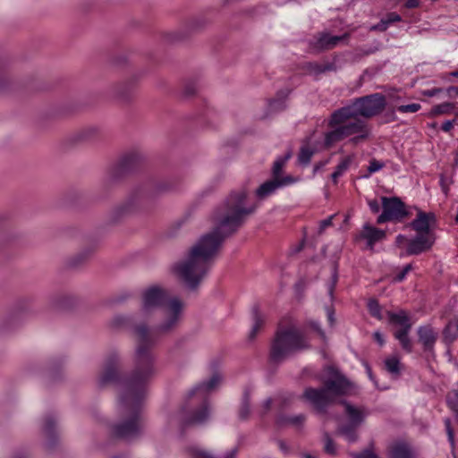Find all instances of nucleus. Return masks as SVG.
Masks as SVG:
<instances>
[{
    "instance_id": "1",
    "label": "nucleus",
    "mask_w": 458,
    "mask_h": 458,
    "mask_svg": "<svg viewBox=\"0 0 458 458\" xmlns=\"http://www.w3.org/2000/svg\"><path fill=\"white\" fill-rule=\"evenodd\" d=\"M162 310L163 319L153 331L145 324L134 328L137 347L133 358L134 369L129 378H120V361L116 354L109 356L105 361L100 384L117 383L120 386L118 409L123 418L112 429L116 437L131 439L140 433V411L146 385L156 371L155 358L150 350L155 343V334H168L177 328L182 321L183 303L180 299L171 298Z\"/></svg>"
},
{
    "instance_id": "2",
    "label": "nucleus",
    "mask_w": 458,
    "mask_h": 458,
    "mask_svg": "<svg viewBox=\"0 0 458 458\" xmlns=\"http://www.w3.org/2000/svg\"><path fill=\"white\" fill-rule=\"evenodd\" d=\"M256 208V204L248 203L245 191L232 192L214 214L215 228L200 236L186 257L174 265L175 276L195 288L209 271L225 238L237 231Z\"/></svg>"
},
{
    "instance_id": "3",
    "label": "nucleus",
    "mask_w": 458,
    "mask_h": 458,
    "mask_svg": "<svg viewBox=\"0 0 458 458\" xmlns=\"http://www.w3.org/2000/svg\"><path fill=\"white\" fill-rule=\"evenodd\" d=\"M222 379L219 373H215L208 380L191 388L187 394L182 409L167 417L168 427L178 426L181 428L183 425L201 424L206 421L209 417L208 396L220 386Z\"/></svg>"
},
{
    "instance_id": "4",
    "label": "nucleus",
    "mask_w": 458,
    "mask_h": 458,
    "mask_svg": "<svg viewBox=\"0 0 458 458\" xmlns=\"http://www.w3.org/2000/svg\"><path fill=\"white\" fill-rule=\"evenodd\" d=\"M327 372L328 377L324 380L323 387H309L303 393V397L319 412L324 411L336 398L349 394L353 389L352 384L333 368H327Z\"/></svg>"
},
{
    "instance_id": "5",
    "label": "nucleus",
    "mask_w": 458,
    "mask_h": 458,
    "mask_svg": "<svg viewBox=\"0 0 458 458\" xmlns=\"http://www.w3.org/2000/svg\"><path fill=\"white\" fill-rule=\"evenodd\" d=\"M309 347V342L300 328L290 322L287 325L281 324L277 329L275 340L271 347V359L281 361L293 352Z\"/></svg>"
},
{
    "instance_id": "6",
    "label": "nucleus",
    "mask_w": 458,
    "mask_h": 458,
    "mask_svg": "<svg viewBox=\"0 0 458 458\" xmlns=\"http://www.w3.org/2000/svg\"><path fill=\"white\" fill-rule=\"evenodd\" d=\"M386 106V98L380 93H375L355 99L351 105L333 113V122L342 123L346 118L358 116L371 117L378 114Z\"/></svg>"
},
{
    "instance_id": "7",
    "label": "nucleus",
    "mask_w": 458,
    "mask_h": 458,
    "mask_svg": "<svg viewBox=\"0 0 458 458\" xmlns=\"http://www.w3.org/2000/svg\"><path fill=\"white\" fill-rule=\"evenodd\" d=\"M329 125L334 129L325 136V144L327 147L348 137H351V143L357 145L365 140L370 133L367 123L355 118H346L344 122L334 123L332 114Z\"/></svg>"
},
{
    "instance_id": "8",
    "label": "nucleus",
    "mask_w": 458,
    "mask_h": 458,
    "mask_svg": "<svg viewBox=\"0 0 458 458\" xmlns=\"http://www.w3.org/2000/svg\"><path fill=\"white\" fill-rule=\"evenodd\" d=\"M343 405L347 423L341 425L338 430L349 443H353L358 438L356 428L365 421L369 411L364 406H356L347 402H344Z\"/></svg>"
},
{
    "instance_id": "9",
    "label": "nucleus",
    "mask_w": 458,
    "mask_h": 458,
    "mask_svg": "<svg viewBox=\"0 0 458 458\" xmlns=\"http://www.w3.org/2000/svg\"><path fill=\"white\" fill-rule=\"evenodd\" d=\"M171 300L168 291L159 285H150L141 292L140 312L144 316L163 309Z\"/></svg>"
},
{
    "instance_id": "10",
    "label": "nucleus",
    "mask_w": 458,
    "mask_h": 458,
    "mask_svg": "<svg viewBox=\"0 0 458 458\" xmlns=\"http://www.w3.org/2000/svg\"><path fill=\"white\" fill-rule=\"evenodd\" d=\"M381 206L383 211L377 219V224L401 222L409 215L405 204L397 197H382Z\"/></svg>"
},
{
    "instance_id": "11",
    "label": "nucleus",
    "mask_w": 458,
    "mask_h": 458,
    "mask_svg": "<svg viewBox=\"0 0 458 458\" xmlns=\"http://www.w3.org/2000/svg\"><path fill=\"white\" fill-rule=\"evenodd\" d=\"M298 182V178L292 175L283 176L282 180L272 179L262 183L256 190V196L259 199H265L266 198L274 194L278 189L292 185Z\"/></svg>"
},
{
    "instance_id": "12",
    "label": "nucleus",
    "mask_w": 458,
    "mask_h": 458,
    "mask_svg": "<svg viewBox=\"0 0 458 458\" xmlns=\"http://www.w3.org/2000/svg\"><path fill=\"white\" fill-rule=\"evenodd\" d=\"M433 233H418V235L410 240L407 246V254L417 255L431 248L434 243Z\"/></svg>"
},
{
    "instance_id": "13",
    "label": "nucleus",
    "mask_w": 458,
    "mask_h": 458,
    "mask_svg": "<svg viewBox=\"0 0 458 458\" xmlns=\"http://www.w3.org/2000/svg\"><path fill=\"white\" fill-rule=\"evenodd\" d=\"M435 222L433 213H425L420 211L417 217L411 222V225L418 233H431L430 226Z\"/></svg>"
},
{
    "instance_id": "14",
    "label": "nucleus",
    "mask_w": 458,
    "mask_h": 458,
    "mask_svg": "<svg viewBox=\"0 0 458 458\" xmlns=\"http://www.w3.org/2000/svg\"><path fill=\"white\" fill-rule=\"evenodd\" d=\"M386 236L385 231L371 226L369 224L363 225L360 237L367 241V246L373 250L376 242L383 240Z\"/></svg>"
},
{
    "instance_id": "15",
    "label": "nucleus",
    "mask_w": 458,
    "mask_h": 458,
    "mask_svg": "<svg viewBox=\"0 0 458 458\" xmlns=\"http://www.w3.org/2000/svg\"><path fill=\"white\" fill-rule=\"evenodd\" d=\"M347 37V34H344L342 36H333L329 33H321L317 38L316 46L321 49H330L346 39Z\"/></svg>"
},
{
    "instance_id": "16",
    "label": "nucleus",
    "mask_w": 458,
    "mask_h": 458,
    "mask_svg": "<svg viewBox=\"0 0 458 458\" xmlns=\"http://www.w3.org/2000/svg\"><path fill=\"white\" fill-rule=\"evenodd\" d=\"M418 335L424 349L430 350L436 343L437 334L430 326H422L418 328Z\"/></svg>"
},
{
    "instance_id": "17",
    "label": "nucleus",
    "mask_w": 458,
    "mask_h": 458,
    "mask_svg": "<svg viewBox=\"0 0 458 458\" xmlns=\"http://www.w3.org/2000/svg\"><path fill=\"white\" fill-rule=\"evenodd\" d=\"M388 318L390 323L400 327L397 331H410L412 323L411 322L410 317L404 310H399L397 312H389Z\"/></svg>"
},
{
    "instance_id": "18",
    "label": "nucleus",
    "mask_w": 458,
    "mask_h": 458,
    "mask_svg": "<svg viewBox=\"0 0 458 458\" xmlns=\"http://www.w3.org/2000/svg\"><path fill=\"white\" fill-rule=\"evenodd\" d=\"M150 198V192L147 191H139L133 192L126 200V203L124 204V208L126 210H130L143 202H145L148 199Z\"/></svg>"
},
{
    "instance_id": "19",
    "label": "nucleus",
    "mask_w": 458,
    "mask_h": 458,
    "mask_svg": "<svg viewBox=\"0 0 458 458\" xmlns=\"http://www.w3.org/2000/svg\"><path fill=\"white\" fill-rule=\"evenodd\" d=\"M390 458H414V455L407 445L395 444L390 449Z\"/></svg>"
},
{
    "instance_id": "20",
    "label": "nucleus",
    "mask_w": 458,
    "mask_h": 458,
    "mask_svg": "<svg viewBox=\"0 0 458 458\" xmlns=\"http://www.w3.org/2000/svg\"><path fill=\"white\" fill-rule=\"evenodd\" d=\"M401 16L395 13H390L380 22L371 27V30L385 31L392 23L400 21Z\"/></svg>"
},
{
    "instance_id": "21",
    "label": "nucleus",
    "mask_w": 458,
    "mask_h": 458,
    "mask_svg": "<svg viewBox=\"0 0 458 458\" xmlns=\"http://www.w3.org/2000/svg\"><path fill=\"white\" fill-rule=\"evenodd\" d=\"M352 160H353V156H347L341 160V162L336 166L335 172L331 175V177L335 182H336L337 179L340 176H342L348 170Z\"/></svg>"
},
{
    "instance_id": "22",
    "label": "nucleus",
    "mask_w": 458,
    "mask_h": 458,
    "mask_svg": "<svg viewBox=\"0 0 458 458\" xmlns=\"http://www.w3.org/2000/svg\"><path fill=\"white\" fill-rule=\"evenodd\" d=\"M458 337V318L449 321L444 330V338L446 342H453Z\"/></svg>"
},
{
    "instance_id": "23",
    "label": "nucleus",
    "mask_w": 458,
    "mask_h": 458,
    "mask_svg": "<svg viewBox=\"0 0 458 458\" xmlns=\"http://www.w3.org/2000/svg\"><path fill=\"white\" fill-rule=\"evenodd\" d=\"M385 367L387 372L394 377H397L401 371V363L399 358L391 356L385 360Z\"/></svg>"
},
{
    "instance_id": "24",
    "label": "nucleus",
    "mask_w": 458,
    "mask_h": 458,
    "mask_svg": "<svg viewBox=\"0 0 458 458\" xmlns=\"http://www.w3.org/2000/svg\"><path fill=\"white\" fill-rule=\"evenodd\" d=\"M290 157H291L290 154H286L284 157H279L275 161L273 169H272L274 179L282 180V178H283L281 176L282 170H283L284 166L285 165L286 162L288 161V159L290 158Z\"/></svg>"
},
{
    "instance_id": "25",
    "label": "nucleus",
    "mask_w": 458,
    "mask_h": 458,
    "mask_svg": "<svg viewBox=\"0 0 458 458\" xmlns=\"http://www.w3.org/2000/svg\"><path fill=\"white\" fill-rule=\"evenodd\" d=\"M289 91L280 92L278 98L270 100L269 108L271 111H279L285 107V98L288 96Z\"/></svg>"
},
{
    "instance_id": "26",
    "label": "nucleus",
    "mask_w": 458,
    "mask_h": 458,
    "mask_svg": "<svg viewBox=\"0 0 458 458\" xmlns=\"http://www.w3.org/2000/svg\"><path fill=\"white\" fill-rule=\"evenodd\" d=\"M409 332L410 331H395L394 332L395 338L399 341L403 349H404L408 352H411V349H412V345H411V340L408 335Z\"/></svg>"
},
{
    "instance_id": "27",
    "label": "nucleus",
    "mask_w": 458,
    "mask_h": 458,
    "mask_svg": "<svg viewBox=\"0 0 458 458\" xmlns=\"http://www.w3.org/2000/svg\"><path fill=\"white\" fill-rule=\"evenodd\" d=\"M314 153V148H310V146H302L298 156L300 164L304 165H308Z\"/></svg>"
},
{
    "instance_id": "28",
    "label": "nucleus",
    "mask_w": 458,
    "mask_h": 458,
    "mask_svg": "<svg viewBox=\"0 0 458 458\" xmlns=\"http://www.w3.org/2000/svg\"><path fill=\"white\" fill-rule=\"evenodd\" d=\"M454 109V104L445 102L432 107L430 114L433 116L450 114Z\"/></svg>"
},
{
    "instance_id": "29",
    "label": "nucleus",
    "mask_w": 458,
    "mask_h": 458,
    "mask_svg": "<svg viewBox=\"0 0 458 458\" xmlns=\"http://www.w3.org/2000/svg\"><path fill=\"white\" fill-rule=\"evenodd\" d=\"M263 323H264V317L261 314L255 311V313L253 315V326H252L251 330L249 335V337L250 339H253L256 336L259 330L261 328Z\"/></svg>"
},
{
    "instance_id": "30",
    "label": "nucleus",
    "mask_w": 458,
    "mask_h": 458,
    "mask_svg": "<svg viewBox=\"0 0 458 458\" xmlns=\"http://www.w3.org/2000/svg\"><path fill=\"white\" fill-rule=\"evenodd\" d=\"M385 166V163L377 159H371L368 166V174L363 177L369 178L372 174L380 171Z\"/></svg>"
},
{
    "instance_id": "31",
    "label": "nucleus",
    "mask_w": 458,
    "mask_h": 458,
    "mask_svg": "<svg viewBox=\"0 0 458 458\" xmlns=\"http://www.w3.org/2000/svg\"><path fill=\"white\" fill-rule=\"evenodd\" d=\"M250 414V397L247 393H245L242 400V406L239 411V417L242 420H246Z\"/></svg>"
},
{
    "instance_id": "32",
    "label": "nucleus",
    "mask_w": 458,
    "mask_h": 458,
    "mask_svg": "<svg viewBox=\"0 0 458 458\" xmlns=\"http://www.w3.org/2000/svg\"><path fill=\"white\" fill-rule=\"evenodd\" d=\"M448 406L455 412H458V391L453 390L446 396Z\"/></svg>"
},
{
    "instance_id": "33",
    "label": "nucleus",
    "mask_w": 458,
    "mask_h": 458,
    "mask_svg": "<svg viewBox=\"0 0 458 458\" xmlns=\"http://www.w3.org/2000/svg\"><path fill=\"white\" fill-rule=\"evenodd\" d=\"M189 456L190 458H215L212 454L197 446L189 449Z\"/></svg>"
},
{
    "instance_id": "34",
    "label": "nucleus",
    "mask_w": 458,
    "mask_h": 458,
    "mask_svg": "<svg viewBox=\"0 0 458 458\" xmlns=\"http://www.w3.org/2000/svg\"><path fill=\"white\" fill-rule=\"evenodd\" d=\"M421 108L420 104L419 103H412L409 105H402L396 107V110L401 114H406V113H416L420 111Z\"/></svg>"
},
{
    "instance_id": "35",
    "label": "nucleus",
    "mask_w": 458,
    "mask_h": 458,
    "mask_svg": "<svg viewBox=\"0 0 458 458\" xmlns=\"http://www.w3.org/2000/svg\"><path fill=\"white\" fill-rule=\"evenodd\" d=\"M140 157L136 153H130L124 156L122 159V165L124 168H129L133 164L139 162Z\"/></svg>"
},
{
    "instance_id": "36",
    "label": "nucleus",
    "mask_w": 458,
    "mask_h": 458,
    "mask_svg": "<svg viewBox=\"0 0 458 458\" xmlns=\"http://www.w3.org/2000/svg\"><path fill=\"white\" fill-rule=\"evenodd\" d=\"M304 420H305L304 415L300 414V415H297V416L289 417V418H287L285 420L279 419L278 420V423L279 424L289 423V424L296 425L297 426V425L302 424Z\"/></svg>"
},
{
    "instance_id": "37",
    "label": "nucleus",
    "mask_w": 458,
    "mask_h": 458,
    "mask_svg": "<svg viewBox=\"0 0 458 458\" xmlns=\"http://www.w3.org/2000/svg\"><path fill=\"white\" fill-rule=\"evenodd\" d=\"M412 269L411 264H407L405 267H403L399 272H397L394 276V281L395 282H402L405 279L407 274L411 272Z\"/></svg>"
},
{
    "instance_id": "38",
    "label": "nucleus",
    "mask_w": 458,
    "mask_h": 458,
    "mask_svg": "<svg viewBox=\"0 0 458 458\" xmlns=\"http://www.w3.org/2000/svg\"><path fill=\"white\" fill-rule=\"evenodd\" d=\"M368 308L372 316H374L376 318H379L380 307L376 300H369V301L368 303Z\"/></svg>"
},
{
    "instance_id": "39",
    "label": "nucleus",
    "mask_w": 458,
    "mask_h": 458,
    "mask_svg": "<svg viewBox=\"0 0 458 458\" xmlns=\"http://www.w3.org/2000/svg\"><path fill=\"white\" fill-rule=\"evenodd\" d=\"M325 452L329 454H336V447L335 443L332 441L331 438L327 435L325 437V445H324Z\"/></svg>"
},
{
    "instance_id": "40",
    "label": "nucleus",
    "mask_w": 458,
    "mask_h": 458,
    "mask_svg": "<svg viewBox=\"0 0 458 458\" xmlns=\"http://www.w3.org/2000/svg\"><path fill=\"white\" fill-rule=\"evenodd\" d=\"M352 458H379L370 450H364L361 453L351 454Z\"/></svg>"
},
{
    "instance_id": "41",
    "label": "nucleus",
    "mask_w": 458,
    "mask_h": 458,
    "mask_svg": "<svg viewBox=\"0 0 458 458\" xmlns=\"http://www.w3.org/2000/svg\"><path fill=\"white\" fill-rule=\"evenodd\" d=\"M445 429H446V433L448 436V440H449L450 444L452 445H454V436L453 429L451 428V422H450L449 419L445 420Z\"/></svg>"
},
{
    "instance_id": "42",
    "label": "nucleus",
    "mask_w": 458,
    "mask_h": 458,
    "mask_svg": "<svg viewBox=\"0 0 458 458\" xmlns=\"http://www.w3.org/2000/svg\"><path fill=\"white\" fill-rule=\"evenodd\" d=\"M335 217V215L328 216L327 218L322 220L319 223V233H323L328 226L332 225V220Z\"/></svg>"
},
{
    "instance_id": "43",
    "label": "nucleus",
    "mask_w": 458,
    "mask_h": 458,
    "mask_svg": "<svg viewBox=\"0 0 458 458\" xmlns=\"http://www.w3.org/2000/svg\"><path fill=\"white\" fill-rule=\"evenodd\" d=\"M310 327L314 330L316 331L318 335L320 336V338L325 341L326 339V335H325V333L324 331L320 328V326L318 325V322H315V321H311L310 322Z\"/></svg>"
},
{
    "instance_id": "44",
    "label": "nucleus",
    "mask_w": 458,
    "mask_h": 458,
    "mask_svg": "<svg viewBox=\"0 0 458 458\" xmlns=\"http://www.w3.org/2000/svg\"><path fill=\"white\" fill-rule=\"evenodd\" d=\"M54 425H55L54 419L47 418L46 420V421H45V424H44V430L46 431V433L50 435L52 433V429L54 428Z\"/></svg>"
},
{
    "instance_id": "45",
    "label": "nucleus",
    "mask_w": 458,
    "mask_h": 458,
    "mask_svg": "<svg viewBox=\"0 0 458 458\" xmlns=\"http://www.w3.org/2000/svg\"><path fill=\"white\" fill-rule=\"evenodd\" d=\"M368 205L373 213H377L380 210V204L377 199L368 200Z\"/></svg>"
},
{
    "instance_id": "46",
    "label": "nucleus",
    "mask_w": 458,
    "mask_h": 458,
    "mask_svg": "<svg viewBox=\"0 0 458 458\" xmlns=\"http://www.w3.org/2000/svg\"><path fill=\"white\" fill-rule=\"evenodd\" d=\"M271 403H272V400L270 398L266 399L263 402L262 406H261L262 407L261 413H266L270 409Z\"/></svg>"
},
{
    "instance_id": "47",
    "label": "nucleus",
    "mask_w": 458,
    "mask_h": 458,
    "mask_svg": "<svg viewBox=\"0 0 458 458\" xmlns=\"http://www.w3.org/2000/svg\"><path fill=\"white\" fill-rule=\"evenodd\" d=\"M237 453H238L237 448L233 447L231 450L227 451L224 454L223 458H236Z\"/></svg>"
},
{
    "instance_id": "48",
    "label": "nucleus",
    "mask_w": 458,
    "mask_h": 458,
    "mask_svg": "<svg viewBox=\"0 0 458 458\" xmlns=\"http://www.w3.org/2000/svg\"><path fill=\"white\" fill-rule=\"evenodd\" d=\"M454 127V121L447 120L442 124V130L444 131H450Z\"/></svg>"
},
{
    "instance_id": "49",
    "label": "nucleus",
    "mask_w": 458,
    "mask_h": 458,
    "mask_svg": "<svg viewBox=\"0 0 458 458\" xmlns=\"http://www.w3.org/2000/svg\"><path fill=\"white\" fill-rule=\"evenodd\" d=\"M374 335V339H375V341H377V343L380 346H382V345L385 344V339H384V337H383V335H382V334H381V333H379V332H377H377H375V333H374V335Z\"/></svg>"
},
{
    "instance_id": "50",
    "label": "nucleus",
    "mask_w": 458,
    "mask_h": 458,
    "mask_svg": "<svg viewBox=\"0 0 458 458\" xmlns=\"http://www.w3.org/2000/svg\"><path fill=\"white\" fill-rule=\"evenodd\" d=\"M420 4V0H407L405 6L407 8H415Z\"/></svg>"
},
{
    "instance_id": "51",
    "label": "nucleus",
    "mask_w": 458,
    "mask_h": 458,
    "mask_svg": "<svg viewBox=\"0 0 458 458\" xmlns=\"http://www.w3.org/2000/svg\"><path fill=\"white\" fill-rule=\"evenodd\" d=\"M406 242H409V241L406 239L405 236L402 235V234H399L397 235L396 237V243L398 246H403Z\"/></svg>"
},
{
    "instance_id": "52",
    "label": "nucleus",
    "mask_w": 458,
    "mask_h": 458,
    "mask_svg": "<svg viewBox=\"0 0 458 458\" xmlns=\"http://www.w3.org/2000/svg\"><path fill=\"white\" fill-rule=\"evenodd\" d=\"M82 133H83V138H89L91 135L96 133V130L93 128H89V129L83 131Z\"/></svg>"
},
{
    "instance_id": "53",
    "label": "nucleus",
    "mask_w": 458,
    "mask_h": 458,
    "mask_svg": "<svg viewBox=\"0 0 458 458\" xmlns=\"http://www.w3.org/2000/svg\"><path fill=\"white\" fill-rule=\"evenodd\" d=\"M439 90H440V89H431V90H428V91L426 92V95H427L428 97H433V96H435V95H436Z\"/></svg>"
},
{
    "instance_id": "54",
    "label": "nucleus",
    "mask_w": 458,
    "mask_h": 458,
    "mask_svg": "<svg viewBox=\"0 0 458 458\" xmlns=\"http://www.w3.org/2000/svg\"><path fill=\"white\" fill-rule=\"evenodd\" d=\"M327 317H328V321H329L330 325L332 326L334 324V321H335L333 312L328 310L327 311Z\"/></svg>"
},
{
    "instance_id": "55",
    "label": "nucleus",
    "mask_w": 458,
    "mask_h": 458,
    "mask_svg": "<svg viewBox=\"0 0 458 458\" xmlns=\"http://www.w3.org/2000/svg\"><path fill=\"white\" fill-rule=\"evenodd\" d=\"M447 92L452 95L453 93L458 95V88L457 87H450L447 89Z\"/></svg>"
},
{
    "instance_id": "56",
    "label": "nucleus",
    "mask_w": 458,
    "mask_h": 458,
    "mask_svg": "<svg viewBox=\"0 0 458 458\" xmlns=\"http://www.w3.org/2000/svg\"><path fill=\"white\" fill-rule=\"evenodd\" d=\"M279 447L280 449L284 452V453H286L287 452V446H286V444L284 443L283 441H280L279 443Z\"/></svg>"
},
{
    "instance_id": "57",
    "label": "nucleus",
    "mask_w": 458,
    "mask_h": 458,
    "mask_svg": "<svg viewBox=\"0 0 458 458\" xmlns=\"http://www.w3.org/2000/svg\"><path fill=\"white\" fill-rule=\"evenodd\" d=\"M367 372H368V375H369L370 380H374L371 369L369 367H367Z\"/></svg>"
},
{
    "instance_id": "58",
    "label": "nucleus",
    "mask_w": 458,
    "mask_h": 458,
    "mask_svg": "<svg viewBox=\"0 0 458 458\" xmlns=\"http://www.w3.org/2000/svg\"><path fill=\"white\" fill-rule=\"evenodd\" d=\"M335 281H336V277L335 276H334V282H333V284L330 286L329 288V293L332 294V292H333V287H334V284H335Z\"/></svg>"
},
{
    "instance_id": "59",
    "label": "nucleus",
    "mask_w": 458,
    "mask_h": 458,
    "mask_svg": "<svg viewBox=\"0 0 458 458\" xmlns=\"http://www.w3.org/2000/svg\"><path fill=\"white\" fill-rule=\"evenodd\" d=\"M450 75L453 76V77H457L458 78V71L452 72L450 73Z\"/></svg>"
},
{
    "instance_id": "60",
    "label": "nucleus",
    "mask_w": 458,
    "mask_h": 458,
    "mask_svg": "<svg viewBox=\"0 0 458 458\" xmlns=\"http://www.w3.org/2000/svg\"><path fill=\"white\" fill-rule=\"evenodd\" d=\"M318 169H319V165H316V166L314 167V172H317Z\"/></svg>"
},
{
    "instance_id": "61",
    "label": "nucleus",
    "mask_w": 458,
    "mask_h": 458,
    "mask_svg": "<svg viewBox=\"0 0 458 458\" xmlns=\"http://www.w3.org/2000/svg\"><path fill=\"white\" fill-rule=\"evenodd\" d=\"M306 458H315L314 456L310 455V454H307L305 455Z\"/></svg>"
},
{
    "instance_id": "62",
    "label": "nucleus",
    "mask_w": 458,
    "mask_h": 458,
    "mask_svg": "<svg viewBox=\"0 0 458 458\" xmlns=\"http://www.w3.org/2000/svg\"><path fill=\"white\" fill-rule=\"evenodd\" d=\"M371 53H372V51H366V52H365V55H369V54H371Z\"/></svg>"
},
{
    "instance_id": "63",
    "label": "nucleus",
    "mask_w": 458,
    "mask_h": 458,
    "mask_svg": "<svg viewBox=\"0 0 458 458\" xmlns=\"http://www.w3.org/2000/svg\"><path fill=\"white\" fill-rule=\"evenodd\" d=\"M113 458H119V457L114 456V457H113Z\"/></svg>"
}]
</instances>
